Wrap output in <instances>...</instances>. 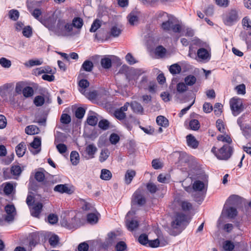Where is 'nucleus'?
<instances>
[{"mask_svg": "<svg viewBox=\"0 0 251 251\" xmlns=\"http://www.w3.org/2000/svg\"><path fill=\"white\" fill-rule=\"evenodd\" d=\"M197 178L194 181L192 187L185 188V190L195 198L199 197L205 191L207 183V176L204 174L198 176Z\"/></svg>", "mask_w": 251, "mask_h": 251, "instance_id": "1", "label": "nucleus"}, {"mask_svg": "<svg viewBox=\"0 0 251 251\" xmlns=\"http://www.w3.org/2000/svg\"><path fill=\"white\" fill-rule=\"evenodd\" d=\"M54 33L58 36H68L75 34L73 31V25L71 23L64 19L58 20Z\"/></svg>", "mask_w": 251, "mask_h": 251, "instance_id": "2", "label": "nucleus"}, {"mask_svg": "<svg viewBox=\"0 0 251 251\" xmlns=\"http://www.w3.org/2000/svg\"><path fill=\"white\" fill-rule=\"evenodd\" d=\"M211 152L219 159L226 160L228 159L232 153V148L229 145H224L219 151H217V148L213 147L211 149Z\"/></svg>", "mask_w": 251, "mask_h": 251, "instance_id": "3", "label": "nucleus"}, {"mask_svg": "<svg viewBox=\"0 0 251 251\" xmlns=\"http://www.w3.org/2000/svg\"><path fill=\"white\" fill-rule=\"evenodd\" d=\"M189 222V219L184 214L177 212L175 214L171 223L173 228L178 229L184 227Z\"/></svg>", "mask_w": 251, "mask_h": 251, "instance_id": "4", "label": "nucleus"}, {"mask_svg": "<svg viewBox=\"0 0 251 251\" xmlns=\"http://www.w3.org/2000/svg\"><path fill=\"white\" fill-rule=\"evenodd\" d=\"M69 215L71 216L70 218H64L61 221V225L69 229L76 228L79 225L80 220L76 216L74 215L73 212L69 213Z\"/></svg>", "mask_w": 251, "mask_h": 251, "instance_id": "5", "label": "nucleus"}, {"mask_svg": "<svg viewBox=\"0 0 251 251\" xmlns=\"http://www.w3.org/2000/svg\"><path fill=\"white\" fill-rule=\"evenodd\" d=\"M223 22L227 26H231L238 20V12L236 10H231L223 16Z\"/></svg>", "mask_w": 251, "mask_h": 251, "instance_id": "6", "label": "nucleus"}, {"mask_svg": "<svg viewBox=\"0 0 251 251\" xmlns=\"http://www.w3.org/2000/svg\"><path fill=\"white\" fill-rule=\"evenodd\" d=\"M145 72L146 71L143 69H131L126 76L129 83L136 86L139 76Z\"/></svg>", "mask_w": 251, "mask_h": 251, "instance_id": "7", "label": "nucleus"}, {"mask_svg": "<svg viewBox=\"0 0 251 251\" xmlns=\"http://www.w3.org/2000/svg\"><path fill=\"white\" fill-rule=\"evenodd\" d=\"M56 19V16L54 14H52L51 16L40 20V22L50 31L54 33L56 28V25L55 24Z\"/></svg>", "mask_w": 251, "mask_h": 251, "instance_id": "8", "label": "nucleus"}, {"mask_svg": "<svg viewBox=\"0 0 251 251\" xmlns=\"http://www.w3.org/2000/svg\"><path fill=\"white\" fill-rule=\"evenodd\" d=\"M230 106L234 116H237L243 110L242 101L237 98H233L230 100Z\"/></svg>", "mask_w": 251, "mask_h": 251, "instance_id": "9", "label": "nucleus"}, {"mask_svg": "<svg viewBox=\"0 0 251 251\" xmlns=\"http://www.w3.org/2000/svg\"><path fill=\"white\" fill-rule=\"evenodd\" d=\"M172 206L174 208H176L178 206H180L181 209L185 212L189 211L192 208V205L190 202L177 198L175 199Z\"/></svg>", "mask_w": 251, "mask_h": 251, "instance_id": "10", "label": "nucleus"}, {"mask_svg": "<svg viewBox=\"0 0 251 251\" xmlns=\"http://www.w3.org/2000/svg\"><path fill=\"white\" fill-rule=\"evenodd\" d=\"M4 210L6 212L4 216L5 221L8 223L13 222L16 215L15 206L12 204H8L5 206Z\"/></svg>", "mask_w": 251, "mask_h": 251, "instance_id": "11", "label": "nucleus"}, {"mask_svg": "<svg viewBox=\"0 0 251 251\" xmlns=\"http://www.w3.org/2000/svg\"><path fill=\"white\" fill-rule=\"evenodd\" d=\"M132 201L133 203L139 205H142L145 203L146 200L141 190L138 189L135 191L133 195Z\"/></svg>", "mask_w": 251, "mask_h": 251, "instance_id": "12", "label": "nucleus"}, {"mask_svg": "<svg viewBox=\"0 0 251 251\" xmlns=\"http://www.w3.org/2000/svg\"><path fill=\"white\" fill-rule=\"evenodd\" d=\"M53 190L62 194H71L73 193V190L67 184L57 185L54 187Z\"/></svg>", "mask_w": 251, "mask_h": 251, "instance_id": "13", "label": "nucleus"}, {"mask_svg": "<svg viewBox=\"0 0 251 251\" xmlns=\"http://www.w3.org/2000/svg\"><path fill=\"white\" fill-rule=\"evenodd\" d=\"M197 55L199 58L202 61H208L211 57V53L204 48H200L197 51Z\"/></svg>", "mask_w": 251, "mask_h": 251, "instance_id": "14", "label": "nucleus"}, {"mask_svg": "<svg viewBox=\"0 0 251 251\" xmlns=\"http://www.w3.org/2000/svg\"><path fill=\"white\" fill-rule=\"evenodd\" d=\"M41 144V138L38 137H35L33 142L30 144V151L33 154H37L40 151V146Z\"/></svg>", "mask_w": 251, "mask_h": 251, "instance_id": "15", "label": "nucleus"}, {"mask_svg": "<svg viewBox=\"0 0 251 251\" xmlns=\"http://www.w3.org/2000/svg\"><path fill=\"white\" fill-rule=\"evenodd\" d=\"M42 207L43 205L41 203L38 202L33 204L32 206L30 208L31 215L35 217L38 218L41 212Z\"/></svg>", "mask_w": 251, "mask_h": 251, "instance_id": "16", "label": "nucleus"}, {"mask_svg": "<svg viewBox=\"0 0 251 251\" xmlns=\"http://www.w3.org/2000/svg\"><path fill=\"white\" fill-rule=\"evenodd\" d=\"M222 214L226 215L229 218H233L237 214V211L235 208L230 207L229 208L224 207L223 209Z\"/></svg>", "mask_w": 251, "mask_h": 251, "instance_id": "17", "label": "nucleus"}, {"mask_svg": "<svg viewBox=\"0 0 251 251\" xmlns=\"http://www.w3.org/2000/svg\"><path fill=\"white\" fill-rule=\"evenodd\" d=\"M186 142L188 147L192 149H196L199 146V142L192 134H189L186 136Z\"/></svg>", "mask_w": 251, "mask_h": 251, "instance_id": "18", "label": "nucleus"}, {"mask_svg": "<svg viewBox=\"0 0 251 251\" xmlns=\"http://www.w3.org/2000/svg\"><path fill=\"white\" fill-rule=\"evenodd\" d=\"M136 175V172L133 170H127L125 175V182L126 184H129Z\"/></svg>", "mask_w": 251, "mask_h": 251, "instance_id": "19", "label": "nucleus"}, {"mask_svg": "<svg viewBox=\"0 0 251 251\" xmlns=\"http://www.w3.org/2000/svg\"><path fill=\"white\" fill-rule=\"evenodd\" d=\"M26 148L25 142H21L16 147V152L19 157H22L25 153Z\"/></svg>", "mask_w": 251, "mask_h": 251, "instance_id": "20", "label": "nucleus"}, {"mask_svg": "<svg viewBox=\"0 0 251 251\" xmlns=\"http://www.w3.org/2000/svg\"><path fill=\"white\" fill-rule=\"evenodd\" d=\"M97 151V148L94 144L88 145L85 149V151L90 158L94 157V155Z\"/></svg>", "mask_w": 251, "mask_h": 251, "instance_id": "21", "label": "nucleus"}, {"mask_svg": "<svg viewBox=\"0 0 251 251\" xmlns=\"http://www.w3.org/2000/svg\"><path fill=\"white\" fill-rule=\"evenodd\" d=\"M155 17L159 23H162L171 18V16L165 12L159 11L156 14Z\"/></svg>", "mask_w": 251, "mask_h": 251, "instance_id": "22", "label": "nucleus"}, {"mask_svg": "<svg viewBox=\"0 0 251 251\" xmlns=\"http://www.w3.org/2000/svg\"><path fill=\"white\" fill-rule=\"evenodd\" d=\"M78 85L80 93L86 96V94H85L86 89L89 86V82L88 80L84 79H81L78 82Z\"/></svg>", "mask_w": 251, "mask_h": 251, "instance_id": "23", "label": "nucleus"}, {"mask_svg": "<svg viewBox=\"0 0 251 251\" xmlns=\"http://www.w3.org/2000/svg\"><path fill=\"white\" fill-rule=\"evenodd\" d=\"M122 29H121L120 27L117 25H114L111 26L110 29L109 34L110 35L112 36V37H117L120 35Z\"/></svg>", "mask_w": 251, "mask_h": 251, "instance_id": "24", "label": "nucleus"}, {"mask_svg": "<svg viewBox=\"0 0 251 251\" xmlns=\"http://www.w3.org/2000/svg\"><path fill=\"white\" fill-rule=\"evenodd\" d=\"M71 24L73 25V28L74 27L79 31L83 25V21L79 17H75L73 19Z\"/></svg>", "mask_w": 251, "mask_h": 251, "instance_id": "25", "label": "nucleus"}, {"mask_svg": "<svg viewBox=\"0 0 251 251\" xmlns=\"http://www.w3.org/2000/svg\"><path fill=\"white\" fill-rule=\"evenodd\" d=\"M39 131V128L35 125L28 126L25 128V133L28 135L38 134Z\"/></svg>", "mask_w": 251, "mask_h": 251, "instance_id": "26", "label": "nucleus"}, {"mask_svg": "<svg viewBox=\"0 0 251 251\" xmlns=\"http://www.w3.org/2000/svg\"><path fill=\"white\" fill-rule=\"evenodd\" d=\"M3 185H4L3 191L6 195L11 194L16 186L15 184L12 182H6L4 183Z\"/></svg>", "mask_w": 251, "mask_h": 251, "instance_id": "27", "label": "nucleus"}, {"mask_svg": "<svg viewBox=\"0 0 251 251\" xmlns=\"http://www.w3.org/2000/svg\"><path fill=\"white\" fill-rule=\"evenodd\" d=\"M43 64L42 59H30L24 63V65L27 67H32L34 66H38Z\"/></svg>", "mask_w": 251, "mask_h": 251, "instance_id": "28", "label": "nucleus"}, {"mask_svg": "<svg viewBox=\"0 0 251 251\" xmlns=\"http://www.w3.org/2000/svg\"><path fill=\"white\" fill-rule=\"evenodd\" d=\"M98 121V119L96 116V114L92 113L91 114H89L87 119V122L88 125L95 126L97 125Z\"/></svg>", "mask_w": 251, "mask_h": 251, "instance_id": "29", "label": "nucleus"}, {"mask_svg": "<svg viewBox=\"0 0 251 251\" xmlns=\"http://www.w3.org/2000/svg\"><path fill=\"white\" fill-rule=\"evenodd\" d=\"M70 160L73 165H76L79 162V155L76 151H73L70 154Z\"/></svg>", "mask_w": 251, "mask_h": 251, "instance_id": "30", "label": "nucleus"}, {"mask_svg": "<svg viewBox=\"0 0 251 251\" xmlns=\"http://www.w3.org/2000/svg\"><path fill=\"white\" fill-rule=\"evenodd\" d=\"M128 21L131 25L136 24L138 21L137 14L135 12H131L127 16Z\"/></svg>", "mask_w": 251, "mask_h": 251, "instance_id": "31", "label": "nucleus"}, {"mask_svg": "<svg viewBox=\"0 0 251 251\" xmlns=\"http://www.w3.org/2000/svg\"><path fill=\"white\" fill-rule=\"evenodd\" d=\"M156 122L159 126L163 127H167L169 125L168 120L163 116H157Z\"/></svg>", "mask_w": 251, "mask_h": 251, "instance_id": "32", "label": "nucleus"}, {"mask_svg": "<svg viewBox=\"0 0 251 251\" xmlns=\"http://www.w3.org/2000/svg\"><path fill=\"white\" fill-rule=\"evenodd\" d=\"M130 106L134 112L142 113L143 111V108L140 103L137 101H133L130 104Z\"/></svg>", "mask_w": 251, "mask_h": 251, "instance_id": "33", "label": "nucleus"}, {"mask_svg": "<svg viewBox=\"0 0 251 251\" xmlns=\"http://www.w3.org/2000/svg\"><path fill=\"white\" fill-rule=\"evenodd\" d=\"M173 23V20L171 17L167 20L161 23V27L164 30L169 31L171 30Z\"/></svg>", "mask_w": 251, "mask_h": 251, "instance_id": "34", "label": "nucleus"}, {"mask_svg": "<svg viewBox=\"0 0 251 251\" xmlns=\"http://www.w3.org/2000/svg\"><path fill=\"white\" fill-rule=\"evenodd\" d=\"M126 225L128 229L130 231L134 230L139 226L138 222L134 220L127 221Z\"/></svg>", "mask_w": 251, "mask_h": 251, "instance_id": "35", "label": "nucleus"}, {"mask_svg": "<svg viewBox=\"0 0 251 251\" xmlns=\"http://www.w3.org/2000/svg\"><path fill=\"white\" fill-rule=\"evenodd\" d=\"M93 68V63L89 60L85 61L81 66V70H83L86 72H91Z\"/></svg>", "mask_w": 251, "mask_h": 251, "instance_id": "36", "label": "nucleus"}, {"mask_svg": "<svg viewBox=\"0 0 251 251\" xmlns=\"http://www.w3.org/2000/svg\"><path fill=\"white\" fill-rule=\"evenodd\" d=\"M181 71V67L177 63L172 65L169 68L170 72L174 75L179 74Z\"/></svg>", "mask_w": 251, "mask_h": 251, "instance_id": "37", "label": "nucleus"}, {"mask_svg": "<svg viewBox=\"0 0 251 251\" xmlns=\"http://www.w3.org/2000/svg\"><path fill=\"white\" fill-rule=\"evenodd\" d=\"M112 174L111 172L107 169H102L100 177L101 179L105 180H108L111 179Z\"/></svg>", "mask_w": 251, "mask_h": 251, "instance_id": "38", "label": "nucleus"}, {"mask_svg": "<svg viewBox=\"0 0 251 251\" xmlns=\"http://www.w3.org/2000/svg\"><path fill=\"white\" fill-rule=\"evenodd\" d=\"M217 139L219 141H222L224 143H226V145L230 144L232 143V139L227 134H225L224 135H219Z\"/></svg>", "mask_w": 251, "mask_h": 251, "instance_id": "39", "label": "nucleus"}, {"mask_svg": "<svg viewBox=\"0 0 251 251\" xmlns=\"http://www.w3.org/2000/svg\"><path fill=\"white\" fill-rule=\"evenodd\" d=\"M170 178L168 174H161L157 176V180L160 183H166L170 181Z\"/></svg>", "mask_w": 251, "mask_h": 251, "instance_id": "40", "label": "nucleus"}, {"mask_svg": "<svg viewBox=\"0 0 251 251\" xmlns=\"http://www.w3.org/2000/svg\"><path fill=\"white\" fill-rule=\"evenodd\" d=\"M187 87L186 84L183 82L178 83L176 85V96L178 97V95L183 93L187 90Z\"/></svg>", "mask_w": 251, "mask_h": 251, "instance_id": "41", "label": "nucleus"}, {"mask_svg": "<svg viewBox=\"0 0 251 251\" xmlns=\"http://www.w3.org/2000/svg\"><path fill=\"white\" fill-rule=\"evenodd\" d=\"M244 29L249 30L251 29V20L248 17H244L242 21Z\"/></svg>", "mask_w": 251, "mask_h": 251, "instance_id": "42", "label": "nucleus"}, {"mask_svg": "<svg viewBox=\"0 0 251 251\" xmlns=\"http://www.w3.org/2000/svg\"><path fill=\"white\" fill-rule=\"evenodd\" d=\"M0 65L4 68L8 69L11 67L12 63L10 60L5 57H1L0 58Z\"/></svg>", "mask_w": 251, "mask_h": 251, "instance_id": "43", "label": "nucleus"}, {"mask_svg": "<svg viewBox=\"0 0 251 251\" xmlns=\"http://www.w3.org/2000/svg\"><path fill=\"white\" fill-rule=\"evenodd\" d=\"M98 213H90L87 215V221L90 224H96L98 221Z\"/></svg>", "mask_w": 251, "mask_h": 251, "instance_id": "44", "label": "nucleus"}, {"mask_svg": "<svg viewBox=\"0 0 251 251\" xmlns=\"http://www.w3.org/2000/svg\"><path fill=\"white\" fill-rule=\"evenodd\" d=\"M148 83V77L147 76L144 75L142 76L141 81L139 82H137L136 86L140 88H144L145 89H147Z\"/></svg>", "mask_w": 251, "mask_h": 251, "instance_id": "45", "label": "nucleus"}, {"mask_svg": "<svg viewBox=\"0 0 251 251\" xmlns=\"http://www.w3.org/2000/svg\"><path fill=\"white\" fill-rule=\"evenodd\" d=\"M196 77L193 75H189L184 79L185 83L188 86H192L194 85L196 83Z\"/></svg>", "mask_w": 251, "mask_h": 251, "instance_id": "46", "label": "nucleus"}, {"mask_svg": "<svg viewBox=\"0 0 251 251\" xmlns=\"http://www.w3.org/2000/svg\"><path fill=\"white\" fill-rule=\"evenodd\" d=\"M110 152L107 149L101 150L100 156L99 160L100 162L105 161L109 155Z\"/></svg>", "mask_w": 251, "mask_h": 251, "instance_id": "47", "label": "nucleus"}, {"mask_svg": "<svg viewBox=\"0 0 251 251\" xmlns=\"http://www.w3.org/2000/svg\"><path fill=\"white\" fill-rule=\"evenodd\" d=\"M234 245L233 242L230 241H226L223 243V249L226 251H231L234 248Z\"/></svg>", "mask_w": 251, "mask_h": 251, "instance_id": "48", "label": "nucleus"}, {"mask_svg": "<svg viewBox=\"0 0 251 251\" xmlns=\"http://www.w3.org/2000/svg\"><path fill=\"white\" fill-rule=\"evenodd\" d=\"M9 18L13 21H17L19 17V12L17 10H10L8 12Z\"/></svg>", "mask_w": 251, "mask_h": 251, "instance_id": "49", "label": "nucleus"}, {"mask_svg": "<svg viewBox=\"0 0 251 251\" xmlns=\"http://www.w3.org/2000/svg\"><path fill=\"white\" fill-rule=\"evenodd\" d=\"M102 67L105 69H109L111 67V60L109 58H102L100 60Z\"/></svg>", "mask_w": 251, "mask_h": 251, "instance_id": "50", "label": "nucleus"}, {"mask_svg": "<svg viewBox=\"0 0 251 251\" xmlns=\"http://www.w3.org/2000/svg\"><path fill=\"white\" fill-rule=\"evenodd\" d=\"M101 26V23L99 20H95L91 25L90 31L91 32H96Z\"/></svg>", "mask_w": 251, "mask_h": 251, "instance_id": "51", "label": "nucleus"}, {"mask_svg": "<svg viewBox=\"0 0 251 251\" xmlns=\"http://www.w3.org/2000/svg\"><path fill=\"white\" fill-rule=\"evenodd\" d=\"M50 244L53 247H55L59 242V237L57 235L52 234L49 240Z\"/></svg>", "mask_w": 251, "mask_h": 251, "instance_id": "52", "label": "nucleus"}, {"mask_svg": "<svg viewBox=\"0 0 251 251\" xmlns=\"http://www.w3.org/2000/svg\"><path fill=\"white\" fill-rule=\"evenodd\" d=\"M34 90L31 87H26L23 90V95L26 98L31 97L33 95Z\"/></svg>", "mask_w": 251, "mask_h": 251, "instance_id": "53", "label": "nucleus"}, {"mask_svg": "<svg viewBox=\"0 0 251 251\" xmlns=\"http://www.w3.org/2000/svg\"><path fill=\"white\" fill-rule=\"evenodd\" d=\"M189 126L191 129L197 130L199 129L200 127V123L197 120H192L190 122Z\"/></svg>", "mask_w": 251, "mask_h": 251, "instance_id": "54", "label": "nucleus"}, {"mask_svg": "<svg viewBox=\"0 0 251 251\" xmlns=\"http://www.w3.org/2000/svg\"><path fill=\"white\" fill-rule=\"evenodd\" d=\"M216 127L220 132L223 133H226L225 127L222 120L218 119L216 121Z\"/></svg>", "mask_w": 251, "mask_h": 251, "instance_id": "55", "label": "nucleus"}, {"mask_svg": "<svg viewBox=\"0 0 251 251\" xmlns=\"http://www.w3.org/2000/svg\"><path fill=\"white\" fill-rule=\"evenodd\" d=\"M44 102V98L41 96H36L34 100V103L37 106H42Z\"/></svg>", "mask_w": 251, "mask_h": 251, "instance_id": "56", "label": "nucleus"}, {"mask_svg": "<svg viewBox=\"0 0 251 251\" xmlns=\"http://www.w3.org/2000/svg\"><path fill=\"white\" fill-rule=\"evenodd\" d=\"M71 121V118L67 114H63L60 118V122L63 124H68Z\"/></svg>", "mask_w": 251, "mask_h": 251, "instance_id": "57", "label": "nucleus"}, {"mask_svg": "<svg viewBox=\"0 0 251 251\" xmlns=\"http://www.w3.org/2000/svg\"><path fill=\"white\" fill-rule=\"evenodd\" d=\"M11 173L14 176H19L22 172V169L20 166L14 165L11 168Z\"/></svg>", "mask_w": 251, "mask_h": 251, "instance_id": "58", "label": "nucleus"}, {"mask_svg": "<svg viewBox=\"0 0 251 251\" xmlns=\"http://www.w3.org/2000/svg\"><path fill=\"white\" fill-rule=\"evenodd\" d=\"M166 53V49L162 46H159L155 50V53L160 57H163Z\"/></svg>", "mask_w": 251, "mask_h": 251, "instance_id": "59", "label": "nucleus"}, {"mask_svg": "<svg viewBox=\"0 0 251 251\" xmlns=\"http://www.w3.org/2000/svg\"><path fill=\"white\" fill-rule=\"evenodd\" d=\"M126 244L123 241L119 242L115 247L117 251H124L126 249Z\"/></svg>", "mask_w": 251, "mask_h": 251, "instance_id": "60", "label": "nucleus"}, {"mask_svg": "<svg viewBox=\"0 0 251 251\" xmlns=\"http://www.w3.org/2000/svg\"><path fill=\"white\" fill-rule=\"evenodd\" d=\"M138 241L140 244L146 245L149 243V240L146 234H142L139 237Z\"/></svg>", "mask_w": 251, "mask_h": 251, "instance_id": "61", "label": "nucleus"}, {"mask_svg": "<svg viewBox=\"0 0 251 251\" xmlns=\"http://www.w3.org/2000/svg\"><path fill=\"white\" fill-rule=\"evenodd\" d=\"M99 126L103 130H106L109 128V123L106 120H102L99 123Z\"/></svg>", "mask_w": 251, "mask_h": 251, "instance_id": "62", "label": "nucleus"}, {"mask_svg": "<svg viewBox=\"0 0 251 251\" xmlns=\"http://www.w3.org/2000/svg\"><path fill=\"white\" fill-rule=\"evenodd\" d=\"M152 167L156 170L161 169L163 167V163L158 159H153L151 162Z\"/></svg>", "mask_w": 251, "mask_h": 251, "instance_id": "63", "label": "nucleus"}, {"mask_svg": "<svg viewBox=\"0 0 251 251\" xmlns=\"http://www.w3.org/2000/svg\"><path fill=\"white\" fill-rule=\"evenodd\" d=\"M85 113V110L82 107H78L75 111V116L78 119H82Z\"/></svg>", "mask_w": 251, "mask_h": 251, "instance_id": "64", "label": "nucleus"}]
</instances>
